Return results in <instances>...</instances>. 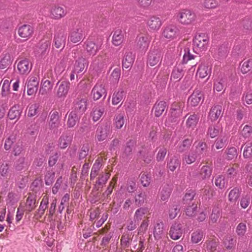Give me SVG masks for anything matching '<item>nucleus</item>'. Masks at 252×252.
Here are the masks:
<instances>
[{
    "mask_svg": "<svg viewBox=\"0 0 252 252\" xmlns=\"http://www.w3.org/2000/svg\"><path fill=\"white\" fill-rule=\"evenodd\" d=\"M192 141L190 139H186L184 140L182 144L179 146L178 151L183 152L187 150L191 145Z\"/></svg>",
    "mask_w": 252,
    "mask_h": 252,
    "instance_id": "e2e57ef3",
    "label": "nucleus"
},
{
    "mask_svg": "<svg viewBox=\"0 0 252 252\" xmlns=\"http://www.w3.org/2000/svg\"><path fill=\"white\" fill-rule=\"evenodd\" d=\"M33 32V28L29 25H24L20 27L18 30V35L25 40L29 39Z\"/></svg>",
    "mask_w": 252,
    "mask_h": 252,
    "instance_id": "dca6fc26",
    "label": "nucleus"
},
{
    "mask_svg": "<svg viewBox=\"0 0 252 252\" xmlns=\"http://www.w3.org/2000/svg\"><path fill=\"white\" fill-rule=\"evenodd\" d=\"M199 118V116L195 114L190 115L186 121L187 126L188 128L193 129L196 126L198 122Z\"/></svg>",
    "mask_w": 252,
    "mask_h": 252,
    "instance_id": "ea45409f",
    "label": "nucleus"
},
{
    "mask_svg": "<svg viewBox=\"0 0 252 252\" xmlns=\"http://www.w3.org/2000/svg\"><path fill=\"white\" fill-rule=\"evenodd\" d=\"M88 66L86 60L83 57L79 58L75 62L74 67V72L80 73Z\"/></svg>",
    "mask_w": 252,
    "mask_h": 252,
    "instance_id": "bb28decb",
    "label": "nucleus"
},
{
    "mask_svg": "<svg viewBox=\"0 0 252 252\" xmlns=\"http://www.w3.org/2000/svg\"><path fill=\"white\" fill-rule=\"evenodd\" d=\"M32 69V64L29 60L23 59L17 63V69L21 74H28Z\"/></svg>",
    "mask_w": 252,
    "mask_h": 252,
    "instance_id": "2eb2a0df",
    "label": "nucleus"
},
{
    "mask_svg": "<svg viewBox=\"0 0 252 252\" xmlns=\"http://www.w3.org/2000/svg\"><path fill=\"white\" fill-rule=\"evenodd\" d=\"M130 244L129 234H123L121 238L120 245L122 248H128Z\"/></svg>",
    "mask_w": 252,
    "mask_h": 252,
    "instance_id": "864d4df0",
    "label": "nucleus"
},
{
    "mask_svg": "<svg viewBox=\"0 0 252 252\" xmlns=\"http://www.w3.org/2000/svg\"><path fill=\"white\" fill-rule=\"evenodd\" d=\"M197 209V204L195 203H191L185 209V212L189 217L193 216Z\"/></svg>",
    "mask_w": 252,
    "mask_h": 252,
    "instance_id": "09e8293b",
    "label": "nucleus"
},
{
    "mask_svg": "<svg viewBox=\"0 0 252 252\" xmlns=\"http://www.w3.org/2000/svg\"><path fill=\"white\" fill-rule=\"evenodd\" d=\"M134 60V56L131 52H126L123 60V67L128 68L130 67Z\"/></svg>",
    "mask_w": 252,
    "mask_h": 252,
    "instance_id": "2f4dec72",
    "label": "nucleus"
},
{
    "mask_svg": "<svg viewBox=\"0 0 252 252\" xmlns=\"http://www.w3.org/2000/svg\"><path fill=\"white\" fill-rule=\"evenodd\" d=\"M80 114L77 113L76 111H71L68 116L67 126L69 127H73L76 124L79 122Z\"/></svg>",
    "mask_w": 252,
    "mask_h": 252,
    "instance_id": "a878e982",
    "label": "nucleus"
},
{
    "mask_svg": "<svg viewBox=\"0 0 252 252\" xmlns=\"http://www.w3.org/2000/svg\"><path fill=\"white\" fill-rule=\"evenodd\" d=\"M166 108V103L164 101L157 102L155 104L153 110L156 117L160 116Z\"/></svg>",
    "mask_w": 252,
    "mask_h": 252,
    "instance_id": "cd10ccee",
    "label": "nucleus"
},
{
    "mask_svg": "<svg viewBox=\"0 0 252 252\" xmlns=\"http://www.w3.org/2000/svg\"><path fill=\"white\" fill-rule=\"evenodd\" d=\"M195 152L197 156H201L206 152V145L202 141H197L195 142Z\"/></svg>",
    "mask_w": 252,
    "mask_h": 252,
    "instance_id": "a18cd8bd",
    "label": "nucleus"
},
{
    "mask_svg": "<svg viewBox=\"0 0 252 252\" xmlns=\"http://www.w3.org/2000/svg\"><path fill=\"white\" fill-rule=\"evenodd\" d=\"M203 94L198 90H195L188 99V103L192 106H196L201 101Z\"/></svg>",
    "mask_w": 252,
    "mask_h": 252,
    "instance_id": "412c9836",
    "label": "nucleus"
},
{
    "mask_svg": "<svg viewBox=\"0 0 252 252\" xmlns=\"http://www.w3.org/2000/svg\"><path fill=\"white\" fill-rule=\"evenodd\" d=\"M146 211L145 208L142 207L138 209L135 213L134 220L135 221L141 220L142 219L143 216L146 214Z\"/></svg>",
    "mask_w": 252,
    "mask_h": 252,
    "instance_id": "13d9d810",
    "label": "nucleus"
},
{
    "mask_svg": "<svg viewBox=\"0 0 252 252\" xmlns=\"http://www.w3.org/2000/svg\"><path fill=\"white\" fill-rule=\"evenodd\" d=\"M215 185L220 189L225 187V181L224 177L223 176L220 175L217 177L215 180Z\"/></svg>",
    "mask_w": 252,
    "mask_h": 252,
    "instance_id": "338daca9",
    "label": "nucleus"
},
{
    "mask_svg": "<svg viewBox=\"0 0 252 252\" xmlns=\"http://www.w3.org/2000/svg\"><path fill=\"white\" fill-rule=\"evenodd\" d=\"M23 151V144L20 140L16 141L13 147V153L15 156H19Z\"/></svg>",
    "mask_w": 252,
    "mask_h": 252,
    "instance_id": "680f3d73",
    "label": "nucleus"
},
{
    "mask_svg": "<svg viewBox=\"0 0 252 252\" xmlns=\"http://www.w3.org/2000/svg\"><path fill=\"white\" fill-rule=\"evenodd\" d=\"M85 49L89 55L94 56L101 49L102 40L101 38L96 40L88 39L85 43Z\"/></svg>",
    "mask_w": 252,
    "mask_h": 252,
    "instance_id": "f03ea898",
    "label": "nucleus"
},
{
    "mask_svg": "<svg viewBox=\"0 0 252 252\" xmlns=\"http://www.w3.org/2000/svg\"><path fill=\"white\" fill-rule=\"evenodd\" d=\"M16 142V138L15 135H10L7 139H6L5 141V143L4 145V149L6 150H9L12 145Z\"/></svg>",
    "mask_w": 252,
    "mask_h": 252,
    "instance_id": "3c124183",
    "label": "nucleus"
},
{
    "mask_svg": "<svg viewBox=\"0 0 252 252\" xmlns=\"http://www.w3.org/2000/svg\"><path fill=\"white\" fill-rule=\"evenodd\" d=\"M55 173L53 171H48L45 175V183L46 185L50 186L54 181Z\"/></svg>",
    "mask_w": 252,
    "mask_h": 252,
    "instance_id": "603ef678",
    "label": "nucleus"
},
{
    "mask_svg": "<svg viewBox=\"0 0 252 252\" xmlns=\"http://www.w3.org/2000/svg\"><path fill=\"white\" fill-rule=\"evenodd\" d=\"M124 33L121 30H116L112 37L113 44L115 46L121 45L124 41Z\"/></svg>",
    "mask_w": 252,
    "mask_h": 252,
    "instance_id": "c756f323",
    "label": "nucleus"
},
{
    "mask_svg": "<svg viewBox=\"0 0 252 252\" xmlns=\"http://www.w3.org/2000/svg\"><path fill=\"white\" fill-rule=\"evenodd\" d=\"M211 73V68L207 65H201L197 70V74L199 77L204 78Z\"/></svg>",
    "mask_w": 252,
    "mask_h": 252,
    "instance_id": "79ce46f5",
    "label": "nucleus"
},
{
    "mask_svg": "<svg viewBox=\"0 0 252 252\" xmlns=\"http://www.w3.org/2000/svg\"><path fill=\"white\" fill-rule=\"evenodd\" d=\"M87 99L83 97H78L74 102V110L77 113L81 115L86 110Z\"/></svg>",
    "mask_w": 252,
    "mask_h": 252,
    "instance_id": "f3484780",
    "label": "nucleus"
},
{
    "mask_svg": "<svg viewBox=\"0 0 252 252\" xmlns=\"http://www.w3.org/2000/svg\"><path fill=\"white\" fill-rule=\"evenodd\" d=\"M183 75L184 71L183 67L182 66L179 65L173 69L171 76V79L175 81H177L183 77Z\"/></svg>",
    "mask_w": 252,
    "mask_h": 252,
    "instance_id": "f704fd0d",
    "label": "nucleus"
},
{
    "mask_svg": "<svg viewBox=\"0 0 252 252\" xmlns=\"http://www.w3.org/2000/svg\"><path fill=\"white\" fill-rule=\"evenodd\" d=\"M196 191L194 189H189L187 190V192L186 194H185L183 202L184 204H191L192 203L191 202L195 196L196 195Z\"/></svg>",
    "mask_w": 252,
    "mask_h": 252,
    "instance_id": "58836bf2",
    "label": "nucleus"
},
{
    "mask_svg": "<svg viewBox=\"0 0 252 252\" xmlns=\"http://www.w3.org/2000/svg\"><path fill=\"white\" fill-rule=\"evenodd\" d=\"M111 133V124L110 123H106L98 127L95 136L98 141H102L110 136Z\"/></svg>",
    "mask_w": 252,
    "mask_h": 252,
    "instance_id": "423d86ee",
    "label": "nucleus"
},
{
    "mask_svg": "<svg viewBox=\"0 0 252 252\" xmlns=\"http://www.w3.org/2000/svg\"><path fill=\"white\" fill-rule=\"evenodd\" d=\"M204 236V233L201 230H197L194 231L191 236V241L192 243L196 244L199 242Z\"/></svg>",
    "mask_w": 252,
    "mask_h": 252,
    "instance_id": "c03bdc74",
    "label": "nucleus"
},
{
    "mask_svg": "<svg viewBox=\"0 0 252 252\" xmlns=\"http://www.w3.org/2000/svg\"><path fill=\"white\" fill-rule=\"evenodd\" d=\"M49 17L54 20H59L64 17L66 12L63 6L58 4H53L50 6L48 10Z\"/></svg>",
    "mask_w": 252,
    "mask_h": 252,
    "instance_id": "20e7f679",
    "label": "nucleus"
},
{
    "mask_svg": "<svg viewBox=\"0 0 252 252\" xmlns=\"http://www.w3.org/2000/svg\"><path fill=\"white\" fill-rule=\"evenodd\" d=\"M92 94L94 100H98L102 96L105 97L107 91L105 84L102 83H96L92 91Z\"/></svg>",
    "mask_w": 252,
    "mask_h": 252,
    "instance_id": "9b49d317",
    "label": "nucleus"
},
{
    "mask_svg": "<svg viewBox=\"0 0 252 252\" xmlns=\"http://www.w3.org/2000/svg\"><path fill=\"white\" fill-rule=\"evenodd\" d=\"M220 129V128L219 126H211L209 128L208 135L211 138H214L219 134Z\"/></svg>",
    "mask_w": 252,
    "mask_h": 252,
    "instance_id": "4d7b16f0",
    "label": "nucleus"
},
{
    "mask_svg": "<svg viewBox=\"0 0 252 252\" xmlns=\"http://www.w3.org/2000/svg\"><path fill=\"white\" fill-rule=\"evenodd\" d=\"M53 86V82L47 79H43L39 89V94L42 95L47 94L52 91Z\"/></svg>",
    "mask_w": 252,
    "mask_h": 252,
    "instance_id": "4be33fe9",
    "label": "nucleus"
},
{
    "mask_svg": "<svg viewBox=\"0 0 252 252\" xmlns=\"http://www.w3.org/2000/svg\"><path fill=\"white\" fill-rule=\"evenodd\" d=\"M84 38L83 31L81 28H76L73 29L70 32L69 39L74 43H77L82 40Z\"/></svg>",
    "mask_w": 252,
    "mask_h": 252,
    "instance_id": "6ab92c4d",
    "label": "nucleus"
},
{
    "mask_svg": "<svg viewBox=\"0 0 252 252\" xmlns=\"http://www.w3.org/2000/svg\"><path fill=\"white\" fill-rule=\"evenodd\" d=\"M209 37L205 33L196 35L193 39V49L196 52L205 51L207 49Z\"/></svg>",
    "mask_w": 252,
    "mask_h": 252,
    "instance_id": "f257e3e1",
    "label": "nucleus"
},
{
    "mask_svg": "<svg viewBox=\"0 0 252 252\" xmlns=\"http://www.w3.org/2000/svg\"><path fill=\"white\" fill-rule=\"evenodd\" d=\"M104 112V108L103 107H96L94 109L92 113V118L94 122H96L102 117Z\"/></svg>",
    "mask_w": 252,
    "mask_h": 252,
    "instance_id": "49530a36",
    "label": "nucleus"
},
{
    "mask_svg": "<svg viewBox=\"0 0 252 252\" xmlns=\"http://www.w3.org/2000/svg\"><path fill=\"white\" fill-rule=\"evenodd\" d=\"M61 124L59 118V114L57 112L54 111L50 114V120L49 122V127L51 130L55 133L61 132L59 130V128L61 126Z\"/></svg>",
    "mask_w": 252,
    "mask_h": 252,
    "instance_id": "9d476101",
    "label": "nucleus"
},
{
    "mask_svg": "<svg viewBox=\"0 0 252 252\" xmlns=\"http://www.w3.org/2000/svg\"><path fill=\"white\" fill-rule=\"evenodd\" d=\"M70 84L68 81L58 82L56 86V95L58 97H65L70 89Z\"/></svg>",
    "mask_w": 252,
    "mask_h": 252,
    "instance_id": "ddd939ff",
    "label": "nucleus"
},
{
    "mask_svg": "<svg viewBox=\"0 0 252 252\" xmlns=\"http://www.w3.org/2000/svg\"><path fill=\"white\" fill-rule=\"evenodd\" d=\"M222 107L220 105L212 107L209 114V118L212 121H215L222 116Z\"/></svg>",
    "mask_w": 252,
    "mask_h": 252,
    "instance_id": "393cba45",
    "label": "nucleus"
},
{
    "mask_svg": "<svg viewBox=\"0 0 252 252\" xmlns=\"http://www.w3.org/2000/svg\"><path fill=\"white\" fill-rule=\"evenodd\" d=\"M182 235V230L181 224L175 223L171 227L169 235L173 240L179 239Z\"/></svg>",
    "mask_w": 252,
    "mask_h": 252,
    "instance_id": "b1692460",
    "label": "nucleus"
},
{
    "mask_svg": "<svg viewBox=\"0 0 252 252\" xmlns=\"http://www.w3.org/2000/svg\"><path fill=\"white\" fill-rule=\"evenodd\" d=\"M162 59V53L158 49H153L150 50L148 55L147 64L151 66L160 63Z\"/></svg>",
    "mask_w": 252,
    "mask_h": 252,
    "instance_id": "0eeeda50",
    "label": "nucleus"
},
{
    "mask_svg": "<svg viewBox=\"0 0 252 252\" xmlns=\"http://www.w3.org/2000/svg\"><path fill=\"white\" fill-rule=\"evenodd\" d=\"M206 248L208 251L214 252L217 250L218 243L215 240L207 241L205 242Z\"/></svg>",
    "mask_w": 252,
    "mask_h": 252,
    "instance_id": "6e6d98bb",
    "label": "nucleus"
},
{
    "mask_svg": "<svg viewBox=\"0 0 252 252\" xmlns=\"http://www.w3.org/2000/svg\"><path fill=\"white\" fill-rule=\"evenodd\" d=\"M13 58L8 52H4L0 56V69H3L9 66L12 63Z\"/></svg>",
    "mask_w": 252,
    "mask_h": 252,
    "instance_id": "aec40b11",
    "label": "nucleus"
},
{
    "mask_svg": "<svg viewBox=\"0 0 252 252\" xmlns=\"http://www.w3.org/2000/svg\"><path fill=\"white\" fill-rule=\"evenodd\" d=\"M162 36L169 40H173L180 35L178 28L174 25H168L162 29Z\"/></svg>",
    "mask_w": 252,
    "mask_h": 252,
    "instance_id": "39448f33",
    "label": "nucleus"
},
{
    "mask_svg": "<svg viewBox=\"0 0 252 252\" xmlns=\"http://www.w3.org/2000/svg\"><path fill=\"white\" fill-rule=\"evenodd\" d=\"M125 121L123 115L119 114L117 115L115 119L114 125L117 129H121L125 124Z\"/></svg>",
    "mask_w": 252,
    "mask_h": 252,
    "instance_id": "8fccbe9b",
    "label": "nucleus"
},
{
    "mask_svg": "<svg viewBox=\"0 0 252 252\" xmlns=\"http://www.w3.org/2000/svg\"><path fill=\"white\" fill-rule=\"evenodd\" d=\"M146 198L145 193L141 192L136 195L134 197L135 204L137 206H140L144 203Z\"/></svg>",
    "mask_w": 252,
    "mask_h": 252,
    "instance_id": "69168bd1",
    "label": "nucleus"
},
{
    "mask_svg": "<svg viewBox=\"0 0 252 252\" xmlns=\"http://www.w3.org/2000/svg\"><path fill=\"white\" fill-rule=\"evenodd\" d=\"M109 177V175L107 173L101 175V176H100L98 178V180L96 181L95 186L97 185L98 186H103L107 183Z\"/></svg>",
    "mask_w": 252,
    "mask_h": 252,
    "instance_id": "774afa93",
    "label": "nucleus"
},
{
    "mask_svg": "<svg viewBox=\"0 0 252 252\" xmlns=\"http://www.w3.org/2000/svg\"><path fill=\"white\" fill-rule=\"evenodd\" d=\"M247 226L245 223L241 222L239 223L236 228L237 234L241 237L243 236L246 232Z\"/></svg>",
    "mask_w": 252,
    "mask_h": 252,
    "instance_id": "052dcab7",
    "label": "nucleus"
},
{
    "mask_svg": "<svg viewBox=\"0 0 252 252\" xmlns=\"http://www.w3.org/2000/svg\"><path fill=\"white\" fill-rule=\"evenodd\" d=\"M126 93L121 89L115 92L112 96V103L113 105H117L124 100Z\"/></svg>",
    "mask_w": 252,
    "mask_h": 252,
    "instance_id": "7c9ffc66",
    "label": "nucleus"
},
{
    "mask_svg": "<svg viewBox=\"0 0 252 252\" xmlns=\"http://www.w3.org/2000/svg\"><path fill=\"white\" fill-rule=\"evenodd\" d=\"M26 206L28 211L30 212L33 211L37 206L36 196L30 194L26 200Z\"/></svg>",
    "mask_w": 252,
    "mask_h": 252,
    "instance_id": "4c0bfd02",
    "label": "nucleus"
},
{
    "mask_svg": "<svg viewBox=\"0 0 252 252\" xmlns=\"http://www.w3.org/2000/svg\"><path fill=\"white\" fill-rule=\"evenodd\" d=\"M150 38L146 34H141L137 37L136 48L141 51L145 52L150 43Z\"/></svg>",
    "mask_w": 252,
    "mask_h": 252,
    "instance_id": "f8f14e48",
    "label": "nucleus"
},
{
    "mask_svg": "<svg viewBox=\"0 0 252 252\" xmlns=\"http://www.w3.org/2000/svg\"><path fill=\"white\" fill-rule=\"evenodd\" d=\"M180 165V163L178 158H170L169 161L167 162V166L172 171H174Z\"/></svg>",
    "mask_w": 252,
    "mask_h": 252,
    "instance_id": "5fc2aeb1",
    "label": "nucleus"
},
{
    "mask_svg": "<svg viewBox=\"0 0 252 252\" xmlns=\"http://www.w3.org/2000/svg\"><path fill=\"white\" fill-rule=\"evenodd\" d=\"M183 104L180 102H174L171 108V112L173 116L178 117L182 114Z\"/></svg>",
    "mask_w": 252,
    "mask_h": 252,
    "instance_id": "e433bc0d",
    "label": "nucleus"
},
{
    "mask_svg": "<svg viewBox=\"0 0 252 252\" xmlns=\"http://www.w3.org/2000/svg\"><path fill=\"white\" fill-rule=\"evenodd\" d=\"M66 36L63 33H59L54 38L55 46L58 49H63L65 45Z\"/></svg>",
    "mask_w": 252,
    "mask_h": 252,
    "instance_id": "473e14b6",
    "label": "nucleus"
},
{
    "mask_svg": "<svg viewBox=\"0 0 252 252\" xmlns=\"http://www.w3.org/2000/svg\"><path fill=\"white\" fill-rule=\"evenodd\" d=\"M210 52L216 60H219L223 59L227 56L228 49L223 44H214L211 47Z\"/></svg>",
    "mask_w": 252,
    "mask_h": 252,
    "instance_id": "7ed1b4c3",
    "label": "nucleus"
},
{
    "mask_svg": "<svg viewBox=\"0 0 252 252\" xmlns=\"http://www.w3.org/2000/svg\"><path fill=\"white\" fill-rule=\"evenodd\" d=\"M172 189L168 184L163 186L160 190V198L163 201H167L171 195Z\"/></svg>",
    "mask_w": 252,
    "mask_h": 252,
    "instance_id": "72a5a7b5",
    "label": "nucleus"
},
{
    "mask_svg": "<svg viewBox=\"0 0 252 252\" xmlns=\"http://www.w3.org/2000/svg\"><path fill=\"white\" fill-rule=\"evenodd\" d=\"M212 173V169L208 166H203L201 169L202 178L205 179L210 177Z\"/></svg>",
    "mask_w": 252,
    "mask_h": 252,
    "instance_id": "0e129e2a",
    "label": "nucleus"
},
{
    "mask_svg": "<svg viewBox=\"0 0 252 252\" xmlns=\"http://www.w3.org/2000/svg\"><path fill=\"white\" fill-rule=\"evenodd\" d=\"M241 192V188L235 187L231 189L228 196L229 201L231 202H235L239 198Z\"/></svg>",
    "mask_w": 252,
    "mask_h": 252,
    "instance_id": "c9c22d12",
    "label": "nucleus"
},
{
    "mask_svg": "<svg viewBox=\"0 0 252 252\" xmlns=\"http://www.w3.org/2000/svg\"><path fill=\"white\" fill-rule=\"evenodd\" d=\"M148 28L151 31H157L162 25L160 19L157 16L150 17L147 21Z\"/></svg>",
    "mask_w": 252,
    "mask_h": 252,
    "instance_id": "a211bd4d",
    "label": "nucleus"
},
{
    "mask_svg": "<svg viewBox=\"0 0 252 252\" xmlns=\"http://www.w3.org/2000/svg\"><path fill=\"white\" fill-rule=\"evenodd\" d=\"M153 234L156 240L162 238L164 235V223L162 221L158 220L155 222L153 227Z\"/></svg>",
    "mask_w": 252,
    "mask_h": 252,
    "instance_id": "4468645a",
    "label": "nucleus"
},
{
    "mask_svg": "<svg viewBox=\"0 0 252 252\" xmlns=\"http://www.w3.org/2000/svg\"><path fill=\"white\" fill-rule=\"evenodd\" d=\"M72 140L71 136L63 134L59 139L58 146L61 149H65L71 144Z\"/></svg>",
    "mask_w": 252,
    "mask_h": 252,
    "instance_id": "c85d7f7f",
    "label": "nucleus"
},
{
    "mask_svg": "<svg viewBox=\"0 0 252 252\" xmlns=\"http://www.w3.org/2000/svg\"><path fill=\"white\" fill-rule=\"evenodd\" d=\"M241 71L243 74L252 72V59H249L242 63Z\"/></svg>",
    "mask_w": 252,
    "mask_h": 252,
    "instance_id": "37998d69",
    "label": "nucleus"
},
{
    "mask_svg": "<svg viewBox=\"0 0 252 252\" xmlns=\"http://www.w3.org/2000/svg\"><path fill=\"white\" fill-rule=\"evenodd\" d=\"M50 43L49 41L41 42L39 47L38 53L42 55H45L49 50Z\"/></svg>",
    "mask_w": 252,
    "mask_h": 252,
    "instance_id": "bf43d9fd",
    "label": "nucleus"
},
{
    "mask_svg": "<svg viewBox=\"0 0 252 252\" xmlns=\"http://www.w3.org/2000/svg\"><path fill=\"white\" fill-rule=\"evenodd\" d=\"M22 112V109L19 105H14L9 109L8 117L10 120H15L17 121L20 118Z\"/></svg>",
    "mask_w": 252,
    "mask_h": 252,
    "instance_id": "5701e85b",
    "label": "nucleus"
},
{
    "mask_svg": "<svg viewBox=\"0 0 252 252\" xmlns=\"http://www.w3.org/2000/svg\"><path fill=\"white\" fill-rule=\"evenodd\" d=\"M39 82V77L37 74H32L29 77L27 84V94L29 95H33L36 92Z\"/></svg>",
    "mask_w": 252,
    "mask_h": 252,
    "instance_id": "1a4fd4ad",
    "label": "nucleus"
},
{
    "mask_svg": "<svg viewBox=\"0 0 252 252\" xmlns=\"http://www.w3.org/2000/svg\"><path fill=\"white\" fill-rule=\"evenodd\" d=\"M201 3L206 8H215L219 3V0H201Z\"/></svg>",
    "mask_w": 252,
    "mask_h": 252,
    "instance_id": "de8ad7c7",
    "label": "nucleus"
},
{
    "mask_svg": "<svg viewBox=\"0 0 252 252\" xmlns=\"http://www.w3.org/2000/svg\"><path fill=\"white\" fill-rule=\"evenodd\" d=\"M221 215V210L218 206H215L210 216L212 223H216Z\"/></svg>",
    "mask_w": 252,
    "mask_h": 252,
    "instance_id": "a19ab883",
    "label": "nucleus"
},
{
    "mask_svg": "<svg viewBox=\"0 0 252 252\" xmlns=\"http://www.w3.org/2000/svg\"><path fill=\"white\" fill-rule=\"evenodd\" d=\"M178 20L184 25L192 23L195 19V15L189 10H183L178 14Z\"/></svg>",
    "mask_w": 252,
    "mask_h": 252,
    "instance_id": "6e6552de",
    "label": "nucleus"
}]
</instances>
